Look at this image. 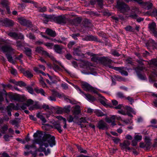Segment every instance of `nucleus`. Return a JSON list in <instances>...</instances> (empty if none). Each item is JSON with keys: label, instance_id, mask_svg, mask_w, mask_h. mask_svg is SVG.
Segmentation results:
<instances>
[{"label": "nucleus", "instance_id": "f257e3e1", "mask_svg": "<svg viewBox=\"0 0 157 157\" xmlns=\"http://www.w3.org/2000/svg\"><path fill=\"white\" fill-rule=\"evenodd\" d=\"M43 132L37 131L36 132L34 133L33 137L35 138L34 140V143L37 144L38 142H43L45 140V143L48 142L49 146L52 147L56 144L55 137L52 136L49 134H45L43 136Z\"/></svg>", "mask_w": 157, "mask_h": 157}, {"label": "nucleus", "instance_id": "f03ea898", "mask_svg": "<svg viewBox=\"0 0 157 157\" xmlns=\"http://www.w3.org/2000/svg\"><path fill=\"white\" fill-rule=\"evenodd\" d=\"M91 60L94 62H99L104 66L109 63L111 62L110 59L107 57H101L96 56H92Z\"/></svg>", "mask_w": 157, "mask_h": 157}, {"label": "nucleus", "instance_id": "7ed1b4c3", "mask_svg": "<svg viewBox=\"0 0 157 157\" xmlns=\"http://www.w3.org/2000/svg\"><path fill=\"white\" fill-rule=\"evenodd\" d=\"M45 140H44L43 142H38V144L39 145V147L37 149V151L39 152H44L45 155H47L50 153V150L49 148H48L47 151L45 147H48L49 145L48 142L45 143Z\"/></svg>", "mask_w": 157, "mask_h": 157}, {"label": "nucleus", "instance_id": "20e7f679", "mask_svg": "<svg viewBox=\"0 0 157 157\" xmlns=\"http://www.w3.org/2000/svg\"><path fill=\"white\" fill-rule=\"evenodd\" d=\"M116 7L121 12L124 13L129 10L130 8L121 0H118L117 2Z\"/></svg>", "mask_w": 157, "mask_h": 157}, {"label": "nucleus", "instance_id": "39448f33", "mask_svg": "<svg viewBox=\"0 0 157 157\" xmlns=\"http://www.w3.org/2000/svg\"><path fill=\"white\" fill-rule=\"evenodd\" d=\"M145 69L144 66H137L135 67L134 69L136 72L138 77L142 80H147L146 76L144 74H141V72Z\"/></svg>", "mask_w": 157, "mask_h": 157}, {"label": "nucleus", "instance_id": "423d86ee", "mask_svg": "<svg viewBox=\"0 0 157 157\" xmlns=\"http://www.w3.org/2000/svg\"><path fill=\"white\" fill-rule=\"evenodd\" d=\"M150 139L146 136L145 138V143H140V147L141 148H145L146 150L150 149L151 147V143Z\"/></svg>", "mask_w": 157, "mask_h": 157}, {"label": "nucleus", "instance_id": "0eeeda50", "mask_svg": "<svg viewBox=\"0 0 157 157\" xmlns=\"http://www.w3.org/2000/svg\"><path fill=\"white\" fill-rule=\"evenodd\" d=\"M82 86L83 89L86 91L92 92L95 93L97 92L96 90L87 82H82Z\"/></svg>", "mask_w": 157, "mask_h": 157}, {"label": "nucleus", "instance_id": "6e6552de", "mask_svg": "<svg viewBox=\"0 0 157 157\" xmlns=\"http://www.w3.org/2000/svg\"><path fill=\"white\" fill-rule=\"evenodd\" d=\"M0 23L3 26L6 27L12 26L13 25V22L11 20L7 18L1 19Z\"/></svg>", "mask_w": 157, "mask_h": 157}, {"label": "nucleus", "instance_id": "1a4fd4ad", "mask_svg": "<svg viewBox=\"0 0 157 157\" xmlns=\"http://www.w3.org/2000/svg\"><path fill=\"white\" fill-rule=\"evenodd\" d=\"M19 22L22 25L31 27L32 26V22L29 20H27L22 17L18 19Z\"/></svg>", "mask_w": 157, "mask_h": 157}, {"label": "nucleus", "instance_id": "9d476101", "mask_svg": "<svg viewBox=\"0 0 157 157\" xmlns=\"http://www.w3.org/2000/svg\"><path fill=\"white\" fill-rule=\"evenodd\" d=\"M41 55H44L46 57L50 58L53 61H54V62H56L60 66L62 64L61 62L57 61L52 55L49 54L47 51L44 50Z\"/></svg>", "mask_w": 157, "mask_h": 157}, {"label": "nucleus", "instance_id": "9b49d317", "mask_svg": "<svg viewBox=\"0 0 157 157\" xmlns=\"http://www.w3.org/2000/svg\"><path fill=\"white\" fill-rule=\"evenodd\" d=\"M54 20L56 23L60 24H64L66 23V20L65 17L61 16L55 17Z\"/></svg>", "mask_w": 157, "mask_h": 157}, {"label": "nucleus", "instance_id": "f8f14e48", "mask_svg": "<svg viewBox=\"0 0 157 157\" xmlns=\"http://www.w3.org/2000/svg\"><path fill=\"white\" fill-rule=\"evenodd\" d=\"M130 144V141L126 140H124L122 143H120V146L122 150L126 149L128 150H130L133 149V148H131L129 147Z\"/></svg>", "mask_w": 157, "mask_h": 157}, {"label": "nucleus", "instance_id": "ddd939ff", "mask_svg": "<svg viewBox=\"0 0 157 157\" xmlns=\"http://www.w3.org/2000/svg\"><path fill=\"white\" fill-rule=\"evenodd\" d=\"M77 90L79 91V93L82 94L85 96L86 98L90 101H93L95 100V98L94 97L89 94H86L84 93V92H82L81 89L79 87H77Z\"/></svg>", "mask_w": 157, "mask_h": 157}, {"label": "nucleus", "instance_id": "4468645a", "mask_svg": "<svg viewBox=\"0 0 157 157\" xmlns=\"http://www.w3.org/2000/svg\"><path fill=\"white\" fill-rule=\"evenodd\" d=\"M80 107L78 105H76L74 107V109L72 111V114L74 115L75 118L77 119L78 118L77 115H78L80 113L81 110H80Z\"/></svg>", "mask_w": 157, "mask_h": 157}, {"label": "nucleus", "instance_id": "2eb2a0df", "mask_svg": "<svg viewBox=\"0 0 157 157\" xmlns=\"http://www.w3.org/2000/svg\"><path fill=\"white\" fill-rule=\"evenodd\" d=\"M9 96L11 100L16 101H21V98L20 95L10 94L9 95Z\"/></svg>", "mask_w": 157, "mask_h": 157}, {"label": "nucleus", "instance_id": "dca6fc26", "mask_svg": "<svg viewBox=\"0 0 157 157\" xmlns=\"http://www.w3.org/2000/svg\"><path fill=\"white\" fill-rule=\"evenodd\" d=\"M98 127L99 129L104 130L107 128V124L102 120L99 121Z\"/></svg>", "mask_w": 157, "mask_h": 157}, {"label": "nucleus", "instance_id": "f3484780", "mask_svg": "<svg viewBox=\"0 0 157 157\" xmlns=\"http://www.w3.org/2000/svg\"><path fill=\"white\" fill-rule=\"evenodd\" d=\"M142 6L144 8L147 9L149 10L151 9L152 6L153 4L150 2H141Z\"/></svg>", "mask_w": 157, "mask_h": 157}, {"label": "nucleus", "instance_id": "a211bd4d", "mask_svg": "<svg viewBox=\"0 0 157 157\" xmlns=\"http://www.w3.org/2000/svg\"><path fill=\"white\" fill-rule=\"evenodd\" d=\"M1 49L4 52H10L13 50L10 45H4L2 47Z\"/></svg>", "mask_w": 157, "mask_h": 157}, {"label": "nucleus", "instance_id": "6ab92c4d", "mask_svg": "<svg viewBox=\"0 0 157 157\" xmlns=\"http://www.w3.org/2000/svg\"><path fill=\"white\" fill-rule=\"evenodd\" d=\"M63 48V47L62 46L58 44L55 45L54 47L55 51L59 54H61L62 53V50Z\"/></svg>", "mask_w": 157, "mask_h": 157}, {"label": "nucleus", "instance_id": "aec40b11", "mask_svg": "<svg viewBox=\"0 0 157 157\" xmlns=\"http://www.w3.org/2000/svg\"><path fill=\"white\" fill-rule=\"evenodd\" d=\"M148 28L150 33L157 29L156 24L154 22L149 23L148 24Z\"/></svg>", "mask_w": 157, "mask_h": 157}, {"label": "nucleus", "instance_id": "412c9836", "mask_svg": "<svg viewBox=\"0 0 157 157\" xmlns=\"http://www.w3.org/2000/svg\"><path fill=\"white\" fill-rule=\"evenodd\" d=\"M46 33L48 35L52 37H54L56 35L55 31L51 29H47L46 30Z\"/></svg>", "mask_w": 157, "mask_h": 157}, {"label": "nucleus", "instance_id": "4be33fe9", "mask_svg": "<svg viewBox=\"0 0 157 157\" xmlns=\"http://www.w3.org/2000/svg\"><path fill=\"white\" fill-rule=\"evenodd\" d=\"M40 108V106L38 103L36 102H34L33 104H32V106H30L29 107V109L30 110H32L39 109Z\"/></svg>", "mask_w": 157, "mask_h": 157}, {"label": "nucleus", "instance_id": "5701e85b", "mask_svg": "<svg viewBox=\"0 0 157 157\" xmlns=\"http://www.w3.org/2000/svg\"><path fill=\"white\" fill-rule=\"evenodd\" d=\"M110 63L109 64L108 63L107 65H105V66H108L109 68H111L117 71H119V72H120V71L121 69H124V68L123 67H118L111 66L110 64H111L112 60L111 59H110Z\"/></svg>", "mask_w": 157, "mask_h": 157}, {"label": "nucleus", "instance_id": "b1692460", "mask_svg": "<svg viewBox=\"0 0 157 157\" xmlns=\"http://www.w3.org/2000/svg\"><path fill=\"white\" fill-rule=\"evenodd\" d=\"M54 128L56 129L60 133H61L62 130L61 129V125L56 122L54 123L53 124Z\"/></svg>", "mask_w": 157, "mask_h": 157}, {"label": "nucleus", "instance_id": "393cba45", "mask_svg": "<svg viewBox=\"0 0 157 157\" xmlns=\"http://www.w3.org/2000/svg\"><path fill=\"white\" fill-rule=\"evenodd\" d=\"M36 116L38 118L40 119V120L42 121V123H44L46 122V120L43 115L40 112L38 113L37 114Z\"/></svg>", "mask_w": 157, "mask_h": 157}, {"label": "nucleus", "instance_id": "a878e982", "mask_svg": "<svg viewBox=\"0 0 157 157\" xmlns=\"http://www.w3.org/2000/svg\"><path fill=\"white\" fill-rule=\"evenodd\" d=\"M24 74L25 76L28 78H31L33 76V73L30 71L27 70L24 71Z\"/></svg>", "mask_w": 157, "mask_h": 157}, {"label": "nucleus", "instance_id": "bb28decb", "mask_svg": "<svg viewBox=\"0 0 157 157\" xmlns=\"http://www.w3.org/2000/svg\"><path fill=\"white\" fill-rule=\"evenodd\" d=\"M24 52L26 55L29 56H30L32 55V50L29 48L26 47L24 48Z\"/></svg>", "mask_w": 157, "mask_h": 157}, {"label": "nucleus", "instance_id": "cd10ccee", "mask_svg": "<svg viewBox=\"0 0 157 157\" xmlns=\"http://www.w3.org/2000/svg\"><path fill=\"white\" fill-rule=\"evenodd\" d=\"M150 63L151 65L154 66L155 68H156V70L157 71V59H152L150 61Z\"/></svg>", "mask_w": 157, "mask_h": 157}, {"label": "nucleus", "instance_id": "c85d7f7f", "mask_svg": "<svg viewBox=\"0 0 157 157\" xmlns=\"http://www.w3.org/2000/svg\"><path fill=\"white\" fill-rule=\"evenodd\" d=\"M89 120V118L86 117H82L80 118L79 121V123H88L87 121Z\"/></svg>", "mask_w": 157, "mask_h": 157}, {"label": "nucleus", "instance_id": "c756f323", "mask_svg": "<svg viewBox=\"0 0 157 157\" xmlns=\"http://www.w3.org/2000/svg\"><path fill=\"white\" fill-rule=\"evenodd\" d=\"M96 115L98 117H102L106 115V114H104L101 111L99 110H96L94 112Z\"/></svg>", "mask_w": 157, "mask_h": 157}, {"label": "nucleus", "instance_id": "7c9ffc66", "mask_svg": "<svg viewBox=\"0 0 157 157\" xmlns=\"http://www.w3.org/2000/svg\"><path fill=\"white\" fill-rule=\"evenodd\" d=\"M57 117L59 120H62L63 121V124H64V125L63 126V128H66L67 125L66 124V119L65 118H63L60 116H58Z\"/></svg>", "mask_w": 157, "mask_h": 157}, {"label": "nucleus", "instance_id": "2f4dec72", "mask_svg": "<svg viewBox=\"0 0 157 157\" xmlns=\"http://www.w3.org/2000/svg\"><path fill=\"white\" fill-rule=\"evenodd\" d=\"M124 29L126 31L129 32H134L135 31V29L130 25L127 26Z\"/></svg>", "mask_w": 157, "mask_h": 157}, {"label": "nucleus", "instance_id": "473e14b6", "mask_svg": "<svg viewBox=\"0 0 157 157\" xmlns=\"http://www.w3.org/2000/svg\"><path fill=\"white\" fill-rule=\"evenodd\" d=\"M44 50L43 48L41 47H38L36 48L35 51L41 55H42Z\"/></svg>", "mask_w": 157, "mask_h": 157}, {"label": "nucleus", "instance_id": "72a5a7b5", "mask_svg": "<svg viewBox=\"0 0 157 157\" xmlns=\"http://www.w3.org/2000/svg\"><path fill=\"white\" fill-rule=\"evenodd\" d=\"M8 128V126L7 125L5 124L3 127H1V132L3 134L6 133V132L7 131Z\"/></svg>", "mask_w": 157, "mask_h": 157}, {"label": "nucleus", "instance_id": "f704fd0d", "mask_svg": "<svg viewBox=\"0 0 157 157\" xmlns=\"http://www.w3.org/2000/svg\"><path fill=\"white\" fill-rule=\"evenodd\" d=\"M40 84L42 85L43 88H45L47 87V85L44 81L43 80V78L41 77L39 79Z\"/></svg>", "mask_w": 157, "mask_h": 157}, {"label": "nucleus", "instance_id": "c9c22d12", "mask_svg": "<svg viewBox=\"0 0 157 157\" xmlns=\"http://www.w3.org/2000/svg\"><path fill=\"white\" fill-rule=\"evenodd\" d=\"M8 35L11 37H13L16 39L17 35V33L13 32H10L8 34Z\"/></svg>", "mask_w": 157, "mask_h": 157}, {"label": "nucleus", "instance_id": "e433bc0d", "mask_svg": "<svg viewBox=\"0 0 157 157\" xmlns=\"http://www.w3.org/2000/svg\"><path fill=\"white\" fill-rule=\"evenodd\" d=\"M1 4L3 7H7L9 5L8 1L7 0H2L1 1Z\"/></svg>", "mask_w": 157, "mask_h": 157}, {"label": "nucleus", "instance_id": "4c0bfd02", "mask_svg": "<svg viewBox=\"0 0 157 157\" xmlns=\"http://www.w3.org/2000/svg\"><path fill=\"white\" fill-rule=\"evenodd\" d=\"M16 85L19 86L21 87L22 86H25L26 85V84L22 81H17Z\"/></svg>", "mask_w": 157, "mask_h": 157}, {"label": "nucleus", "instance_id": "58836bf2", "mask_svg": "<svg viewBox=\"0 0 157 157\" xmlns=\"http://www.w3.org/2000/svg\"><path fill=\"white\" fill-rule=\"evenodd\" d=\"M34 101L31 99H29L27 100L25 103L27 106H32L33 104Z\"/></svg>", "mask_w": 157, "mask_h": 157}, {"label": "nucleus", "instance_id": "ea45409f", "mask_svg": "<svg viewBox=\"0 0 157 157\" xmlns=\"http://www.w3.org/2000/svg\"><path fill=\"white\" fill-rule=\"evenodd\" d=\"M6 109L8 115L9 116H11L12 115L11 111L12 110V107L10 105H8Z\"/></svg>", "mask_w": 157, "mask_h": 157}, {"label": "nucleus", "instance_id": "a19ab883", "mask_svg": "<svg viewBox=\"0 0 157 157\" xmlns=\"http://www.w3.org/2000/svg\"><path fill=\"white\" fill-rule=\"evenodd\" d=\"M6 55L8 61L10 63H13V60L11 56L7 54H6Z\"/></svg>", "mask_w": 157, "mask_h": 157}, {"label": "nucleus", "instance_id": "79ce46f5", "mask_svg": "<svg viewBox=\"0 0 157 157\" xmlns=\"http://www.w3.org/2000/svg\"><path fill=\"white\" fill-rule=\"evenodd\" d=\"M90 23L88 19H85L84 21V26L86 27H88L90 26Z\"/></svg>", "mask_w": 157, "mask_h": 157}, {"label": "nucleus", "instance_id": "37998d69", "mask_svg": "<svg viewBox=\"0 0 157 157\" xmlns=\"http://www.w3.org/2000/svg\"><path fill=\"white\" fill-rule=\"evenodd\" d=\"M116 95L117 97L122 99L125 98L124 94L121 92H118L116 94Z\"/></svg>", "mask_w": 157, "mask_h": 157}, {"label": "nucleus", "instance_id": "c03bdc74", "mask_svg": "<svg viewBox=\"0 0 157 157\" xmlns=\"http://www.w3.org/2000/svg\"><path fill=\"white\" fill-rule=\"evenodd\" d=\"M122 121L126 124H131L132 123V121L131 119H127L126 120H122Z\"/></svg>", "mask_w": 157, "mask_h": 157}, {"label": "nucleus", "instance_id": "a18cd8bd", "mask_svg": "<svg viewBox=\"0 0 157 157\" xmlns=\"http://www.w3.org/2000/svg\"><path fill=\"white\" fill-rule=\"evenodd\" d=\"M37 10L40 12H44L46 10V8L45 7H44L42 8L39 7L38 8Z\"/></svg>", "mask_w": 157, "mask_h": 157}, {"label": "nucleus", "instance_id": "49530a36", "mask_svg": "<svg viewBox=\"0 0 157 157\" xmlns=\"http://www.w3.org/2000/svg\"><path fill=\"white\" fill-rule=\"evenodd\" d=\"M26 89L31 94H33V88L30 86H27L26 87Z\"/></svg>", "mask_w": 157, "mask_h": 157}, {"label": "nucleus", "instance_id": "de8ad7c7", "mask_svg": "<svg viewBox=\"0 0 157 157\" xmlns=\"http://www.w3.org/2000/svg\"><path fill=\"white\" fill-rule=\"evenodd\" d=\"M90 41H94L100 42V41L98 40V39L96 36L92 35H90Z\"/></svg>", "mask_w": 157, "mask_h": 157}, {"label": "nucleus", "instance_id": "09e8293b", "mask_svg": "<svg viewBox=\"0 0 157 157\" xmlns=\"http://www.w3.org/2000/svg\"><path fill=\"white\" fill-rule=\"evenodd\" d=\"M78 151H80L81 153L86 154L87 152V151L86 150L83 149L80 146H78Z\"/></svg>", "mask_w": 157, "mask_h": 157}, {"label": "nucleus", "instance_id": "8fccbe9b", "mask_svg": "<svg viewBox=\"0 0 157 157\" xmlns=\"http://www.w3.org/2000/svg\"><path fill=\"white\" fill-rule=\"evenodd\" d=\"M74 119H77L76 118H75L74 117H73L72 115H69L67 119V120L68 122H71L73 121V120Z\"/></svg>", "mask_w": 157, "mask_h": 157}, {"label": "nucleus", "instance_id": "3c124183", "mask_svg": "<svg viewBox=\"0 0 157 157\" xmlns=\"http://www.w3.org/2000/svg\"><path fill=\"white\" fill-rule=\"evenodd\" d=\"M48 99L52 101H56V96L55 95L54 93L52 95L48 97Z\"/></svg>", "mask_w": 157, "mask_h": 157}, {"label": "nucleus", "instance_id": "603ef678", "mask_svg": "<svg viewBox=\"0 0 157 157\" xmlns=\"http://www.w3.org/2000/svg\"><path fill=\"white\" fill-rule=\"evenodd\" d=\"M44 44L48 48H51L53 46V44L50 43H44Z\"/></svg>", "mask_w": 157, "mask_h": 157}, {"label": "nucleus", "instance_id": "864d4df0", "mask_svg": "<svg viewBox=\"0 0 157 157\" xmlns=\"http://www.w3.org/2000/svg\"><path fill=\"white\" fill-rule=\"evenodd\" d=\"M142 138V136L141 135H136L134 137V139L137 141L141 140Z\"/></svg>", "mask_w": 157, "mask_h": 157}, {"label": "nucleus", "instance_id": "5fc2aeb1", "mask_svg": "<svg viewBox=\"0 0 157 157\" xmlns=\"http://www.w3.org/2000/svg\"><path fill=\"white\" fill-rule=\"evenodd\" d=\"M144 61L142 59L137 60H136V62L139 65L138 66H144V64L143 63Z\"/></svg>", "mask_w": 157, "mask_h": 157}, {"label": "nucleus", "instance_id": "6e6d98bb", "mask_svg": "<svg viewBox=\"0 0 157 157\" xmlns=\"http://www.w3.org/2000/svg\"><path fill=\"white\" fill-rule=\"evenodd\" d=\"M10 105L13 108V109L15 110H18V109H20L19 107L18 106V105H17V106H15L14 105V104L13 103H11L10 104Z\"/></svg>", "mask_w": 157, "mask_h": 157}, {"label": "nucleus", "instance_id": "4d7b16f0", "mask_svg": "<svg viewBox=\"0 0 157 157\" xmlns=\"http://www.w3.org/2000/svg\"><path fill=\"white\" fill-rule=\"evenodd\" d=\"M17 36L16 38V39H22L24 38V36L22 33H17Z\"/></svg>", "mask_w": 157, "mask_h": 157}, {"label": "nucleus", "instance_id": "13d9d810", "mask_svg": "<svg viewBox=\"0 0 157 157\" xmlns=\"http://www.w3.org/2000/svg\"><path fill=\"white\" fill-rule=\"evenodd\" d=\"M123 69H121L120 72L121 74L122 75H124L125 76H127L128 75V73L127 71L124 70Z\"/></svg>", "mask_w": 157, "mask_h": 157}, {"label": "nucleus", "instance_id": "bf43d9fd", "mask_svg": "<svg viewBox=\"0 0 157 157\" xmlns=\"http://www.w3.org/2000/svg\"><path fill=\"white\" fill-rule=\"evenodd\" d=\"M12 137V136H10L6 134L4 136L3 138L6 141H9L10 140L9 137Z\"/></svg>", "mask_w": 157, "mask_h": 157}, {"label": "nucleus", "instance_id": "052dcab7", "mask_svg": "<svg viewBox=\"0 0 157 157\" xmlns=\"http://www.w3.org/2000/svg\"><path fill=\"white\" fill-rule=\"evenodd\" d=\"M112 54L114 56H120L119 53L116 50H114L112 51Z\"/></svg>", "mask_w": 157, "mask_h": 157}, {"label": "nucleus", "instance_id": "680f3d73", "mask_svg": "<svg viewBox=\"0 0 157 157\" xmlns=\"http://www.w3.org/2000/svg\"><path fill=\"white\" fill-rule=\"evenodd\" d=\"M27 36L29 37L30 39L34 40L35 39V37L34 35L32 34L31 33H29V34H27Z\"/></svg>", "mask_w": 157, "mask_h": 157}, {"label": "nucleus", "instance_id": "e2e57ef3", "mask_svg": "<svg viewBox=\"0 0 157 157\" xmlns=\"http://www.w3.org/2000/svg\"><path fill=\"white\" fill-rule=\"evenodd\" d=\"M125 98L128 100L130 102L131 104H132V103L134 102V99L129 96Z\"/></svg>", "mask_w": 157, "mask_h": 157}, {"label": "nucleus", "instance_id": "0e129e2a", "mask_svg": "<svg viewBox=\"0 0 157 157\" xmlns=\"http://www.w3.org/2000/svg\"><path fill=\"white\" fill-rule=\"evenodd\" d=\"M75 44V42L74 41H70L67 45L68 47L69 48H72V46L74 45Z\"/></svg>", "mask_w": 157, "mask_h": 157}, {"label": "nucleus", "instance_id": "69168bd1", "mask_svg": "<svg viewBox=\"0 0 157 157\" xmlns=\"http://www.w3.org/2000/svg\"><path fill=\"white\" fill-rule=\"evenodd\" d=\"M25 147L26 149H29L31 148H36V146L34 144H33L31 145H26L25 146Z\"/></svg>", "mask_w": 157, "mask_h": 157}, {"label": "nucleus", "instance_id": "338daca9", "mask_svg": "<svg viewBox=\"0 0 157 157\" xmlns=\"http://www.w3.org/2000/svg\"><path fill=\"white\" fill-rule=\"evenodd\" d=\"M157 10L156 9H154L151 12V14L152 16L154 17L156 16V15H157Z\"/></svg>", "mask_w": 157, "mask_h": 157}, {"label": "nucleus", "instance_id": "774afa93", "mask_svg": "<svg viewBox=\"0 0 157 157\" xmlns=\"http://www.w3.org/2000/svg\"><path fill=\"white\" fill-rule=\"evenodd\" d=\"M28 107L25 103H24L22 105L20 106L21 109L22 110H24L27 108V107Z\"/></svg>", "mask_w": 157, "mask_h": 157}]
</instances>
